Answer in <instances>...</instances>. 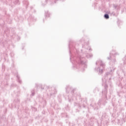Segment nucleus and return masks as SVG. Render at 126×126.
I'll use <instances>...</instances> for the list:
<instances>
[{
    "instance_id": "nucleus-1",
    "label": "nucleus",
    "mask_w": 126,
    "mask_h": 126,
    "mask_svg": "<svg viewBox=\"0 0 126 126\" xmlns=\"http://www.w3.org/2000/svg\"><path fill=\"white\" fill-rule=\"evenodd\" d=\"M104 17H105V18H106V19H109V15H108V14H105V15H104Z\"/></svg>"
}]
</instances>
